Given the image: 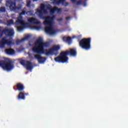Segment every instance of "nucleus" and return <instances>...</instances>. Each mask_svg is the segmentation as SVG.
<instances>
[{"label": "nucleus", "instance_id": "23", "mask_svg": "<svg viewBox=\"0 0 128 128\" xmlns=\"http://www.w3.org/2000/svg\"><path fill=\"white\" fill-rule=\"evenodd\" d=\"M6 11V8L2 6L0 8V12H5Z\"/></svg>", "mask_w": 128, "mask_h": 128}, {"label": "nucleus", "instance_id": "17", "mask_svg": "<svg viewBox=\"0 0 128 128\" xmlns=\"http://www.w3.org/2000/svg\"><path fill=\"white\" fill-rule=\"evenodd\" d=\"M6 52L7 54L12 55L15 54V50L12 48H10L6 50Z\"/></svg>", "mask_w": 128, "mask_h": 128}, {"label": "nucleus", "instance_id": "21", "mask_svg": "<svg viewBox=\"0 0 128 128\" xmlns=\"http://www.w3.org/2000/svg\"><path fill=\"white\" fill-rule=\"evenodd\" d=\"M56 2V4H64L66 0H54Z\"/></svg>", "mask_w": 128, "mask_h": 128}, {"label": "nucleus", "instance_id": "41", "mask_svg": "<svg viewBox=\"0 0 128 128\" xmlns=\"http://www.w3.org/2000/svg\"><path fill=\"white\" fill-rule=\"evenodd\" d=\"M66 11H68V10H66Z\"/></svg>", "mask_w": 128, "mask_h": 128}, {"label": "nucleus", "instance_id": "30", "mask_svg": "<svg viewBox=\"0 0 128 128\" xmlns=\"http://www.w3.org/2000/svg\"><path fill=\"white\" fill-rule=\"evenodd\" d=\"M62 18H60L57 19V21H58V22H60L62 21Z\"/></svg>", "mask_w": 128, "mask_h": 128}, {"label": "nucleus", "instance_id": "8", "mask_svg": "<svg viewBox=\"0 0 128 128\" xmlns=\"http://www.w3.org/2000/svg\"><path fill=\"white\" fill-rule=\"evenodd\" d=\"M18 61L22 66H26V68L28 70H32L34 68V66L30 61H26V60H23L22 59H19Z\"/></svg>", "mask_w": 128, "mask_h": 128}, {"label": "nucleus", "instance_id": "14", "mask_svg": "<svg viewBox=\"0 0 128 128\" xmlns=\"http://www.w3.org/2000/svg\"><path fill=\"white\" fill-rule=\"evenodd\" d=\"M62 40L64 42H67L69 46L72 43V38L71 37L64 36Z\"/></svg>", "mask_w": 128, "mask_h": 128}, {"label": "nucleus", "instance_id": "10", "mask_svg": "<svg viewBox=\"0 0 128 128\" xmlns=\"http://www.w3.org/2000/svg\"><path fill=\"white\" fill-rule=\"evenodd\" d=\"M34 58L40 64H43L46 60V57L42 56L41 54H38L34 55Z\"/></svg>", "mask_w": 128, "mask_h": 128}, {"label": "nucleus", "instance_id": "16", "mask_svg": "<svg viewBox=\"0 0 128 128\" xmlns=\"http://www.w3.org/2000/svg\"><path fill=\"white\" fill-rule=\"evenodd\" d=\"M30 37V35H28L26 36H25L24 38L21 39V40H16V44H20V43L24 42L26 40H28Z\"/></svg>", "mask_w": 128, "mask_h": 128}, {"label": "nucleus", "instance_id": "7", "mask_svg": "<svg viewBox=\"0 0 128 128\" xmlns=\"http://www.w3.org/2000/svg\"><path fill=\"white\" fill-rule=\"evenodd\" d=\"M16 0H10L9 1L6 2L7 4H10L9 8H10V10L12 11H16V10H20L22 8V6H16Z\"/></svg>", "mask_w": 128, "mask_h": 128}, {"label": "nucleus", "instance_id": "5", "mask_svg": "<svg viewBox=\"0 0 128 128\" xmlns=\"http://www.w3.org/2000/svg\"><path fill=\"white\" fill-rule=\"evenodd\" d=\"M91 38H84L81 40L79 42L80 48L85 50H89L90 49Z\"/></svg>", "mask_w": 128, "mask_h": 128}, {"label": "nucleus", "instance_id": "29", "mask_svg": "<svg viewBox=\"0 0 128 128\" xmlns=\"http://www.w3.org/2000/svg\"><path fill=\"white\" fill-rule=\"evenodd\" d=\"M58 13H60L62 12V9L61 8H58L57 7L56 10Z\"/></svg>", "mask_w": 128, "mask_h": 128}, {"label": "nucleus", "instance_id": "26", "mask_svg": "<svg viewBox=\"0 0 128 128\" xmlns=\"http://www.w3.org/2000/svg\"><path fill=\"white\" fill-rule=\"evenodd\" d=\"M52 8V6L51 5L48 4V6H46V9L48 10H50Z\"/></svg>", "mask_w": 128, "mask_h": 128}, {"label": "nucleus", "instance_id": "3", "mask_svg": "<svg viewBox=\"0 0 128 128\" xmlns=\"http://www.w3.org/2000/svg\"><path fill=\"white\" fill-rule=\"evenodd\" d=\"M46 6L44 4H41V6H40V8L38 9L36 12V14H38L39 18H42V20H53L55 16H54L52 17H50V16H43V12L44 14H48V10L45 8Z\"/></svg>", "mask_w": 128, "mask_h": 128}, {"label": "nucleus", "instance_id": "4", "mask_svg": "<svg viewBox=\"0 0 128 128\" xmlns=\"http://www.w3.org/2000/svg\"><path fill=\"white\" fill-rule=\"evenodd\" d=\"M0 66L4 70L10 71L14 68V64L11 60H0Z\"/></svg>", "mask_w": 128, "mask_h": 128}, {"label": "nucleus", "instance_id": "38", "mask_svg": "<svg viewBox=\"0 0 128 128\" xmlns=\"http://www.w3.org/2000/svg\"><path fill=\"white\" fill-rule=\"evenodd\" d=\"M80 36H78V37H80Z\"/></svg>", "mask_w": 128, "mask_h": 128}, {"label": "nucleus", "instance_id": "12", "mask_svg": "<svg viewBox=\"0 0 128 128\" xmlns=\"http://www.w3.org/2000/svg\"><path fill=\"white\" fill-rule=\"evenodd\" d=\"M16 90L18 92H23L24 90V84L19 82L16 84Z\"/></svg>", "mask_w": 128, "mask_h": 128}, {"label": "nucleus", "instance_id": "35", "mask_svg": "<svg viewBox=\"0 0 128 128\" xmlns=\"http://www.w3.org/2000/svg\"><path fill=\"white\" fill-rule=\"evenodd\" d=\"M38 0H33L34 2H37Z\"/></svg>", "mask_w": 128, "mask_h": 128}, {"label": "nucleus", "instance_id": "32", "mask_svg": "<svg viewBox=\"0 0 128 128\" xmlns=\"http://www.w3.org/2000/svg\"><path fill=\"white\" fill-rule=\"evenodd\" d=\"M24 94V96H28V93H25Z\"/></svg>", "mask_w": 128, "mask_h": 128}, {"label": "nucleus", "instance_id": "18", "mask_svg": "<svg viewBox=\"0 0 128 128\" xmlns=\"http://www.w3.org/2000/svg\"><path fill=\"white\" fill-rule=\"evenodd\" d=\"M18 100H24L26 99V96H24V92H20L18 95L17 96Z\"/></svg>", "mask_w": 128, "mask_h": 128}, {"label": "nucleus", "instance_id": "1", "mask_svg": "<svg viewBox=\"0 0 128 128\" xmlns=\"http://www.w3.org/2000/svg\"><path fill=\"white\" fill-rule=\"evenodd\" d=\"M35 46L32 48L34 52L42 54H45L46 56H57L59 54L58 50L60 47L59 45H54L49 49L44 50V48H48L50 46V42H43L42 38H39L34 44Z\"/></svg>", "mask_w": 128, "mask_h": 128}, {"label": "nucleus", "instance_id": "24", "mask_svg": "<svg viewBox=\"0 0 128 128\" xmlns=\"http://www.w3.org/2000/svg\"><path fill=\"white\" fill-rule=\"evenodd\" d=\"M14 22L12 19H11L8 21V25H10V24H14Z\"/></svg>", "mask_w": 128, "mask_h": 128}, {"label": "nucleus", "instance_id": "11", "mask_svg": "<svg viewBox=\"0 0 128 128\" xmlns=\"http://www.w3.org/2000/svg\"><path fill=\"white\" fill-rule=\"evenodd\" d=\"M4 32L5 34H8V36H13L14 34V29H11V28H6L4 30Z\"/></svg>", "mask_w": 128, "mask_h": 128}, {"label": "nucleus", "instance_id": "36", "mask_svg": "<svg viewBox=\"0 0 128 128\" xmlns=\"http://www.w3.org/2000/svg\"><path fill=\"white\" fill-rule=\"evenodd\" d=\"M14 90H16V89L14 88Z\"/></svg>", "mask_w": 128, "mask_h": 128}, {"label": "nucleus", "instance_id": "20", "mask_svg": "<svg viewBox=\"0 0 128 128\" xmlns=\"http://www.w3.org/2000/svg\"><path fill=\"white\" fill-rule=\"evenodd\" d=\"M58 10V7H54V8H52L50 10V14H54V12H56V10Z\"/></svg>", "mask_w": 128, "mask_h": 128}, {"label": "nucleus", "instance_id": "39", "mask_svg": "<svg viewBox=\"0 0 128 128\" xmlns=\"http://www.w3.org/2000/svg\"><path fill=\"white\" fill-rule=\"evenodd\" d=\"M84 6H86V3H84Z\"/></svg>", "mask_w": 128, "mask_h": 128}, {"label": "nucleus", "instance_id": "33", "mask_svg": "<svg viewBox=\"0 0 128 128\" xmlns=\"http://www.w3.org/2000/svg\"><path fill=\"white\" fill-rule=\"evenodd\" d=\"M68 2H66L65 4V6H68Z\"/></svg>", "mask_w": 128, "mask_h": 128}, {"label": "nucleus", "instance_id": "6", "mask_svg": "<svg viewBox=\"0 0 128 128\" xmlns=\"http://www.w3.org/2000/svg\"><path fill=\"white\" fill-rule=\"evenodd\" d=\"M44 24L45 26H46L44 28V31L50 34H56V30H54V29L52 21L45 20V21L44 22Z\"/></svg>", "mask_w": 128, "mask_h": 128}, {"label": "nucleus", "instance_id": "13", "mask_svg": "<svg viewBox=\"0 0 128 128\" xmlns=\"http://www.w3.org/2000/svg\"><path fill=\"white\" fill-rule=\"evenodd\" d=\"M28 21L30 24H40V22H38V20L36 18H30L28 20Z\"/></svg>", "mask_w": 128, "mask_h": 128}, {"label": "nucleus", "instance_id": "9", "mask_svg": "<svg viewBox=\"0 0 128 128\" xmlns=\"http://www.w3.org/2000/svg\"><path fill=\"white\" fill-rule=\"evenodd\" d=\"M26 14V10H22V12L20 14L18 18V20H16L17 24L22 25L24 26H26V22H25L23 20V16H24Z\"/></svg>", "mask_w": 128, "mask_h": 128}, {"label": "nucleus", "instance_id": "2", "mask_svg": "<svg viewBox=\"0 0 128 128\" xmlns=\"http://www.w3.org/2000/svg\"><path fill=\"white\" fill-rule=\"evenodd\" d=\"M77 54V52L76 49L71 48L70 50L63 51L60 53V55L57 57L54 58V60L58 62H66L68 60V55L72 56H76Z\"/></svg>", "mask_w": 128, "mask_h": 128}, {"label": "nucleus", "instance_id": "31", "mask_svg": "<svg viewBox=\"0 0 128 128\" xmlns=\"http://www.w3.org/2000/svg\"><path fill=\"white\" fill-rule=\"evenodd\" d=\"M70 16H68L66 18V20L68 21L70 20Z\"/></svg>", "mask_w": 128, "mask_h": 128}, {"label": "nucleus", "instance_id": "40", "mask_svg": "<svg viewBox=\"0 0 128 128\" xmlns=\"http://www.w3.org/2000/svg\"><path fill=\"white\" fill-rule=\"evenodd\" d=\"M24 9H26V8H24Z\"/></svg>", "mask_w": 128, "mask_h": 128}, {"label": "nucleus", "instance_id": "34", "mask_svg": "<svg viewBox=\"0 0 128 128\" xmlns=\"http://www.w3.org/2000/svg\"><path fill=\"white\" fill-rule=\"evenodd\" d=\"M30 5V2H28V3L27 4V6H28Z\"/></svg>", "mask_w": 128, "mask_h": 128}, {"label": "nucleus", "instance_id": "22", "mask_svg": "<svg viewBox=\"0 0 128 128\" xmlns=\"http://www.w3.org/2000/svg\"><path fill=\"white\" fill-rule=\"evenodd\" d=\"M5 44H6L5 43L4 39L2 38L1 42H0V46L1 48H4Z\"/></svg>", "mask_w": 128, "mask_h": 128}, {"label": "nucleus", "instance_id": "28", "mask_svg": "<svg viewBox=\"0 0 128 128\" xmlns=\"http://www.w3.org/2000/svg\"><path fill=\"white\" fill-rule=\"evenodd\" d=\"M3 32L1 31V27L0 26V38H1L3 36Z\"/></svg>", "mask_w": 128, "mask_h": 128}, {"label": "nucleus", "instance_id": "25", "mask_svg": "<svg viewBox=\"0 0 128 128\" xmlns=\"http://www.w3.org/2000/svg\"><path fill=\"white\" fill-rule=\"evenodd\" d=\"M26 14H27V16H33V13L30 10V11H28L26 12Z\"/></svg>", "mask_w": 128, "mask_h": 128}, {"label": "nucleus", "instance_id": "19", "mask_svg": "<svg viewBox=\"0 0 128 128\" xmlns=\"http://www.w3.org/2000/svg\"><path fill=\"white\" fill-rule=\"evenodd\" d=\"M26 24L25 25V26H23V25H22V24H20V26H18V27L17 28L18 30V31H21V30H24V28H26V26H28V23H26Z\"/></svg>", "mask_w": 128, "mask_h": 128}, {"label": "nucleus", "instance_id": "15", "mask_svg": "<svg viewBox=\"0 0 128 128\" xmlns=\"http://www.w3.org/2000/svg\"><path fill=\"white\" fill-rule=\"evenodd\" d=\"M3 38L4 39V42L6 43V44H7V46H12V40L13 39L12 38H10L6 40V37Z\"/></svg>", "mask_w": 128, "mask_h": 128}, {"label": "nucleus", "instance_id": "37", "mask_svg": "<svg viewBox=\"0 0 128 128\" xmlns=\"http://www.w3.org/2000/svg\"><path fill=\"white\" fill-rule=\"evenodd\" d=\"M50 1H54V0H50Z\"/></svg>", "mask_w": 128, "mask_h": 128}, {"label": "nucleus", "instance_id": "27", "mask_svg": "<svg viewBox=\"0 0 128 128\" xmlns=\"http://www.w3.org/2000/svg\"><path fill=\"white\" fill-rule=\"evenodd\" d=\"M82 0H80L76 2V4H77V5L81 4H82Z\"/></svg>", "mask_w": 128, "mask_h": 128}]
</instances>
